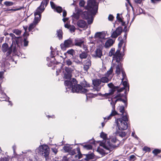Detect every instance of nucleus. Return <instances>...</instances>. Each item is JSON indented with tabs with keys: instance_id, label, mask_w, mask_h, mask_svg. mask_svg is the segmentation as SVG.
<instances>
[{
	"instance_id": "f257e3e1",
	"label": "nucleus",
	"mask_w": 161,
	"mask_h": 161,
	"mask_svg": "<svg viewBox=\"0 0 161 161\" xmlns=\"http://www.w3.org/2000/svg\"><path fill=\"white\" fill-rule=\"evenodd\" d=\"M100 79H95L92 80V84L94 87H90L89 84L84 81L80 83V85L77 84L75 79L73 78L71 81L66 80L64 81V85L66 87V92L69 91L68 89L71 88L73 92L85 93L88 90L92 92L99 91L103 84H101Z\"/></svg>"
},
{
	"instance_id": "f03ea898",
	"label": "nucleus",
	"mask_w": 161,
	"mask_h": 161,
	"mask_svg": "<svg viewBox=\"0 0 161 161\" xmlns=\"http://www.w3.org/2000/svg\"><path fill=\"white\" fill-rule=\"evenodd\" d=\"M122 58V55L121 54L119 53V50H118L114 56L113 57L112 64L113 67L115 66V73L117 75H119L121 73L123 77L122 80L123 81L124 80L126 79V75L125 72L123 70L122 64L120 62Z\"/></svg>"
},
{
	"instance_id": "7ed1b4c3",
	"label": "nucleus",
	"mask_w": 161,
	"mask_h": 161,
	"mask_svg": "<svg viewBox=\"0 0 161 161\" xmlns=\"http://www.w3.org/2000/svg\"><path fill=\"white\" fill-rule=\"evenodd\" d=\"M19 48L18 45L14 41L10 47L6 43L3 44L2 46L1 50L3 53H6L7 56L10 55L12 52L14 55L20 57L22 54L20 52Z\"/></svg>"
},
{
	"instance_id": "20e7f679",
	"label": "nucleus",
	"mask_w": 161,
	"mask_h": 161,
	"mask_svg": "<svg viewBox=\"0 0 161 161\" xmlns=\"http://www.w3.org/2000/svg\"><path fill=\"white\" fill-rule=\"evenodd\" d=\"M119 144V141L114 137L107 139L103 144V147L107 150H109L112 147H118Z\"/></svg>"
},
{
	"instance_id": "39448f33",
	"label": "nucleus",
	"mask_w": 161,
	"mask_h": 161,
	"mask_svg": "<svg viewBox=\"0 0 161 161\" xmlns=\"http://www.w3.org/2000/svg\"><path fill=\"white\" fill-rule=\"evenodd\" d=\"M128 121V117L126 115L122 116V118L116 119L115 123L116 124V127L119 130H124L128 128L127 122Z\"/></svg>"
},
{
	"instance_id": "423d86ee",
	"label": "nucleus",
	"mask_w": 161,
	"mask_h": 161,
	"mask_svg": "<svg viewBox=\"0 0 161 161\" xmlns=\"http://www.w3.org/2000/svg\"><path fill=\"white\" fill-rule=\"evenodd\" d=\"M50 149L47 145H42L40 146L35 150L36 154L41 155L44 156L46 160L48 159Z\"/></svg>"
},
{
	"instance_id": "0eeeda50",
	"label": "nucleus",
	"mask_w": 161,
	"mask_h": 161,
	"mask_svg": "<svg viewBox=\"0 0 161 161\" xmlns=\"http://www.w3.org/2000/svg\"><path fill=\"white\" fill-rule=\"evenodd\" d=\"M98 7V3L95 0H90L88 2L87 9L92 15L96 14Z\"/></svg>"
},
{
	"instance_id": "6e6552de",
	"label": "nucleus",
	"mask_w": 161,
	"mask_h": 161,
	"mask_svg": "<svg viewBox=\"0 0 161 161\" xmlns=\"http://www.w3.org/2000/svg\"><path fill=\"white\" fill-rule=\"evenodd\" d=\"M69 152V155H71V158L73 159L71 161L77 160L82 158V154H81L80 149L79 147L73 150L71 149Z\"/></svg>"
},
{
	"instance_id": "1a4fd4ad",
	"label": "nucleus",
	"mask_w": 161,
	"mask_h": 161,
	"mask_svg": "<svg viewBox=\"0 0 161 161\" xmlns=\"http://www.w3.org/2000/svg\"><path fill=\"white\" fill-rule=\"evenodd\" d=\"M75 69L74 66H72L71 67H65L63 72L64 78L66 79H70L71 77L72 72Z\"/></svg>"
},
{
	"instance_id": "9d476101",
	"label": "nucleus",
	"mask_w": 161,
	"mask_h": 161,
	"mask_svg": "<svg viewBox=\"0 0 161 161\" xmlns=\"http://www.w3.org/2000/svg\"><path fill=\"white\" fill-rule=\"evenodd\" d=\"M116 99L115 100H114V99H113V100H112V102H110V104L111 105L112 108L113 110H112V113L110 114V115L108 116L107 117H106L104 118V120H105L106 119H107L108 120H109L111 119V117L117 114V113L115 111H114L113 110L114 109L115 105L116 103V102L118 101H119V98H116Z\"/></svg>"
},
{
	"instance_id": "9b49d317",
	"label": "nucleus",
	"mask_w": 161,
	"mask_h": 161,
	"mask_svg": "<svg viewBox=\"0 0 161 161\" xmlns=\"http://www.w3.org/2000/svg\"><path fill=\"white\" fill-rule=\"evenodd\" d=\"M106 33L105 32H98L95 34L94 37L98 39L102 43L104 44L105 40L107 39V38H106Z\"/></svg>"
},
{
	"instance_id": "f8f14e48",
	"label": "nucleus",
	"mask_w": 161,
	"mask_h": 161,
	"mask_svg": "<svg viewBox=\"0 0 161 161\" xmlns=\"http://www.w3.org/2000/svg\"><path fill=\"white\" fill-rule=\"evenodd\" d=\"M44 8L40 10L37 8L34 13L35 18L34 21L38 23L41 19V14L43 11Z\"/></svg>"
},
{
	"instance_id": "ddd939ff",
	"label": "nucleus",
	"mask_w": 161,
	"mask_h": 161,
	"mask_svg": "<svg viewBox=\"0 0 161 161\" xmlns=\"http://www.w3.org/2000/svg\"><path fill=\"white\" fill-rule=\"evenodd\" d=\"M9 36L12 38V42L14 41L16 42L17 45H18V47H20V45H22V41L21 38L19 37H16L15 35L13 33H10Z\"/></svg>"
},
{
	"instance_id": "4468645a",
	"label": "nucleus",
	"mask_w": 161,
	"mask_h": 161,
	"mask_svg": "<svg viewBox=\"0 0 161 161\" xmlns=\"http://www.w3.org/2000/svg\"><path fill=\"white\" fill-rule=\"evenodd\" d=\"M107 85L109 88H111V89L110 90V92L109 93H105V94H103V96L108 97L110 96L114 93V92L115 91L114 89L115 87L114 86L113 84L112 83L108 84Z\"/></svg>"
},
{
	"instance_id": "2eb2a0df",
	"label": "nucleus",
	"mask_w": 161,
	"mask_h": 161,
	"mask_svg": "<svg viewBox=\"0 0 161 161\" xmlns=\"http://www.w3.org/2000/svg\"><path fill=\"white\" fill-rule=\"evenodd\" d=\"M122 28L121 27H119L114 31L112 34L111 37L112 38H115L119 35H120L122 33Z\"/></svg>"
},
{
	"instance_id": "dca6fc26",
	"label": "nucleus",
	"mask_w": 161,
	"mask_h": 161,
	"mask_svg": "<svg viewBox=\"0 0 161 161\" xmlns=\"http://www.w3.org/2000/svg\"><path fill=\"white\" fill-rule=\"evenodd\" d=\"M50 3L52 8L54 9V11H56L59 13L61 12L62 11V9L61 7L60 6H56L54 3L52 1H51Z\"/></svg>"
},
{
	"instance_id": "f3484780",
	"label": "nucleus",
	"mask_w": 161,
	"mask_h": 161,
	"mask_svg": "<svg viewBox=\"0 0 161 161\" xmlns=\"http://www.w3.org/2000/svg\"><path fill=\"white\" fill-rule=\"evenodd\" d=\"M92 55L95 58H101L102 55V50L100 48H97L95 51L94 54Z\"/></svg>"
},
{
	"instance_id": "a211bd4d",
	"label": "nucleus",
	"mask_w": 161,
	"mask_h": 161,
	"mask_svg": "<svg viewBox=\"0 0 161 161\" xmlns=\"http://www.w3.org/2000/svg\"><path fill=\"white\" fill-rule=\"evenodd\" d=\"M9 97L7 96L6 94L2 92L1 95H0V100L1 101H8L9 103V104H10L11 105V102L9 101Z\"/></svg>"
},
{
	"instance_id": "6ab92c4d",
	"label": "nucleus",
	"mask_w": 161,
	"mask_h": 161,
	"mask_svg": "<svg viewBox=\"0 0 161 161\" xmlns=\"http://www.w3.org/2000/svg\"><path fill=\"white\" fill-rule=\"evenodd\" d=\"M114 42V41L112 39H108L105 42L104 47L106 48H108L113 45Z\"/></svg>"
},
{
	"instance_id": "aec40b11",
	"label": "nucleus",
	"mask_w": 161,
	"mask_h": 161,
	"mask_svg": "<svg viewBox=\"0 0 161 161\" xmlns=\"http://www.w3.org/2000/svg\"><path fill=\"white\" fill-rule=\"evenodd\" d=\"M64 43V45L65 47H69L74 45L72 40L70 38L65 40Z\"/></svg>"
},
{
	"instance_id": "412c9836",
	"label": "nucleus",
	"mask_w": 161,
	"mask_h": 161,
	"mask_svg": "<svg viewBox=\"0 0 161 161\" xmlns=\"http://www.w3.org/2000/svg\"><path fill=\"white\" fill-rule=\"evenodd\" d=\"M84 43V41L79 38H76L75 39L74 45L82 47V45Z\"/></svg>"
},
{
	"instance_id": "4be33fe9",
	"label": "nucleus",
	"mask_w": 161,
	"mask_h": 161,
	"mask_svg": "<svg viewBox=\"0 0 161 161\" xmlns=\"http://www.w3.org/2000/svg\"><path fill=\"white\" fill-rule=\"evenodd\" d=\"M83 18L87 19V22L88 24H91L92 23L93 21V18L91 17L90 18L88 19V16L87 15V13L86 12L83 13L82 14Z\"/></svg>"
},
{
	"instance_id": "5701e85b",
	"label": "nucleus",
	"mask_w": 161,
	"mask_h": 161,
	"mask_svg": "<svg viewBox=\"0 0 161 161\" xmlns=\"http://www.w3.org/2000/svg\"><path fill=\"white\" fill-rule=\"evenodd\" d=\"M83 156H85V158L84 159L85 160H88L95 158V156L94 154L93 153L82 154V158L83 157Z\"/></svg>"
},
{
	"instance_id": "b1692460",
	"label": "nucleus",
	"mask_w": 161,
	"mask_h": 161,
	"mask_svg": "<svg viewBox=\"0 0 161 161\" xmlns=\"http://www.w3.org/2000/svg\"><path fill=\"white\" fill-rule=\"evenodd\" d=\"M22 153L24 154L23 155L25 157L24 158V160H30V161H32V159H31V158H30V157H27V156H29V157L31 155H32V154L31 152H26L24 153L23 152Z\"/></svg>"
},
{
	"instance_id": "393cba45",
	"label": "nucleus",
	"mask_w": 161,
	"mask_h": 161,
	"mask_svg": "<svg viewBox=\"0 0 161 161\" xmlns=\"http://www.w3.org/2000/svg\"><path fill=\"white\" fill-rule=\"evenodd\" d=\"M77 25L81 28H85L86 26V23L84 21L80 20H79L77 23Z\"/></svg>"
},
{
	"instance_id": "a878e982",
	"label": "nucleus",
	"mask_w": 161,
	"mask_h": 161,
	"mask_svg": "<svg viewBox=\"0 0 161 161\" xmlns=\"http://www.w3.org/2000/svg\"><path fill=\"white\" fill-rule=\"evenodd\" d=\"M112 66L108 70L107 73L105 74V76L109 78L110 79H111L113 75V69Z\"/></svg>"
},
{
	"instance_id": "bb28decb",
	"label": "nucleus",
	"mask_w": 161,
	"mask_h": 161,
	"mask_svg": "<svg viewBox=\"0 0 161 161\" xmlns=\"http://www.w3.org/2000/svg\"><path fill=\"white\" fill-rule=\"evenodd\" d=\"M81 11L80 10H78L76 13H74L72 15L73 19L74 20H78L79 18L80 14H81Z\"/></svg>"
},
{
	"instance_id": "cd10ccee",
	"label": "nucleus",
	"mask_w": 161,
	"mask_h": 161,
	"mask_svg": "<svg viewBox=\"0 0 161 161\" xmlns=\"http://www.w3.org/2000/svg\"><path fill=\"white\" fill-rule=\"evenodd\" d=\"M49 1V0H44L42 1L41 3V5L37 8H39L40 10L44 8V10L45 9L44 7V5H45V7L48 4Z\"/></svg>"
},
{
	"instance_id": "c85d7f7f",
	"label": "nucleus",
	"mask_w": 161,
	"mask_h": 161,
	"mask_svg": "<svg viewBox=\"0 0 161 161\" xmlns=\"http://www.w3.org/2000/svg\"><path fill=\"white\" fill-rule=\"evenodd\" d=\"M89 90H88L87 92L85 93H86V97L87 100H88V98L94 97L97 96V95L96 94H94L91 92L87 93V92H88Z\"/></svg>"
},
{
	"instance_id": "c756f323",
	"label": "nucleus",
	"mask_w": 161,
	"mask_h": 161,
	"mask_svg": "<svg viewBox=\"0 0 161 161\" xmlns=\"http://www.w3.org/2000/svg\"><path fill=\"white\" fill-rule=\"evenodd\" d=\"M87 56V52H81L79 54V57L81 59L86 58Z\"/></svg>"
},
{
	"instance_id": "7c9ffc66",
	"label": "nucleus",
	"mask_w": 161,
	"mask_h": 161,
	"mask_svg": "<svg viewBox=\"0 0 161 161\" xmlns=\"http://www.w3.org/2000/svg\"><path fill=\"white\" fill-rule=\"evenodd\" d=\"M101 83H107L109 82L110 80L111 79L105 76V77H102L100 79Z\"/></svg>"
},
{
	"instance_id": "2f4dec72",
	"label": "nucleus",
	"mask_w": 161,
	"mask_h": 161,
	"mask_svg": "<svg viewBox=\"0 0 161 161\" xmlns=\"http://www.w3.org/2000/svg\"><path fill=\"white\" fill-rule=\"evenodd\" d=\"M37 23L33 21V22L29 26L28 29L29 31H31L34 27H36V25L37 24Z\"/></svg>"
},
{
	"instance_id": "473e14b6",
	"label": "nucleus",
	"mask_w": 161,
	"mask_h": 161,
	"mask_svg": "<svg viewBox=\"0 0 161 161\" xmlns=\"http://www.w3.org/2000/svg\"><path fill=\"white\" fill-rule=\"evenodd\" d=\"M100 136L101 138H102L104 140V141H103L102 143V146L103 147V143L107 139H108L107 137V134L102 132L100 134Z\"/></svg>"
},
{
	"instance_id": "72a5a7b5",
	"label": "nucleus",
	"mask_w": 161,
	"mask_h": 161,
	"mask_svg": "<svg viewBox=\"0 0 161 161\" xmlns=\"http://www.w3.org/2000/svg\"><path fill=\"white\" fill-rule=\"evenodd\" d=\"M126 77V79L124 80L123 81L122 80V81L123 82V85L124 86V87L126 88H128V91H129V86L128 84L127 81V79ZM121 80H122L121 79Z\"/></svg>"
},
{
	"instance_id": "f704fd0d",
	"label": "nucleus",
	"mask_w": 161,
	"mask_h": 161,
	"mask_svg": "<svg viewBox=\"0 0 161 161\" xmlns=\"http://www.w3.org/2000/svg\"><path fill=\"white\" fill-rule=\"evenodd\" d=\"M1 161H8L10 160H11L10 157H9L7 155L3 156V157H1Z\"/></svg>"
},
{
	"instance_id": "c9c22d12",
	"label": "nucleus",
	"mask_w": 161,
	"mask_h": 161,
	"mask_svg": "<svg viewBox=\"0 0 161 161\" xmlns=\"http://www.w3.org/2000/svg\"><path fill=\"white\" fill-rule=\"evenodd\" d=\"M63 32L61 30L59 29L57 31V36L59 39H62L63 38Z\"/></svg>"
},
{
	"instance_id": "e433bc0d",
	"label": "nucleus",
	"mask_w": 161,
	"mask_h": 161,
	"mask_svg": "<svg viewBox=\"0 0 161 161\" xmlns=\"http://www.w3.org/2000/svg\"><path fill=\"white\" fill-rule=\"evenodd\" d=\"M116 52L115 53V49L114 48H112L108 53V55L109 56L111 57L113 56V57L114 56Z\"/></svg>"
},
{
	"instance_id": "4c0bfd02",
	"label": "nucleus",
	"mask_w": 161,
	"mask_h": 161,
	"mask_svg": "<svg viewBox=\"0 0 161 161\" xmlns=\"http://www.w3.org/2000/svg\"><path fill=\"white\" fill-rule=\"evenodd\" d=\"M63 149L65 152H69V151L72 149V147H71L70 146L68 145L65 146L64 147Z\"/></svg>"
},
{
	"instance_id": "58836bf2",
	"label": "nucleus",
	"mask_w": 161,
	"mask_h": 161,
	"mask_svg": "<svg viewBox=\"0 0 161 161\" xmlns=\"http://www.w3.org/2000/svg\"><path fill=\"white\" fill-rule=\"evenodd\" d=\"M64 63L65 65L70 66L72 65V62L70 59H68L65 60Z\"/></svg>"
},
{
	"instance_id": "ea45409f",
	"label": "nucleus",
	"mask_w": 161,
	"mask_h": 161,
	"mask_svg": "<svg viewBox=\"0 0 161 161\" xmlns=\"http://www.w3.org/2000/svg\"><path fill=\"white\" fill-rule=\"evenodd\" d=\"M124 40H121L120 42L119 43V44H118V50H117L116 51V53L117 52V51L118 50H119V53L120 54H121V53H120V50H121V47L122 45V44H123V43H124Z\"/></svg>"
},
{
	"instance_id": "a19ab883",
	"label": "nucleus",
	"mask_w": 161,
	"mask_h": 161,
	"mask_svg": "<svg viewBox=\"0 0 161 161\" xmlns=\"http://www.w3.org/2000/svg\"><path fill=\"white\" fill-rule=\"evenodd\" d=\"M116 18L119 22H122V25H124L125 24V23L123 21L122 19L120 16L119 14H117Z\"/></svg>"
},
{
	"instance_id": "79ce46f5",
	"label": "nucleus",
	"mask_w": 161,
	"mask_h": 161,
	"mask_svg": "<svg viewBox=\"0 0 161 161\" xmlns=\"http://www.w3.org/2000/svg\"><path fill=\"white\" fill-rule=\"evenodd\" d=\"M91 65V62L90 60L88 59L85 60L84 62V65L90 67Z\"/></svg>"
},
{
	"instance_id": "37998d69",
	"label": "nucleus",
	"mask_w": 161,
	"mask_h": 161,
	"mask_svg": "<svg viewBox=\"0 0 161 161\" xmlns=\"http://www.w3.org/2000/svg\"><path fill=\"white\" fill-rule=\"evenodd\" d=\"M84 148L87 150H90L92 149V147L90 145H83Z\"/></svg>"
},
{
	"instance_id": "c03bdc74",
	"label": "nucleus",
	"mask_w": 161,
	"mask_h": 161,
	"mask_svg": "<svg viewBox=\"0 0 161 161\" xmlns=\"http://www.w3.org/2000/svg\"><path fill=\"white\" fill-rule=\"evenodd\" d=\"M161 150L158 149H154L152 152L154 155H157L159 153H160Z\"/></svg>"
},
{
	"instance_id": "a18cd8bd",
	"label": "nucleus",
	"mask_w": 161,
	"mask_h": 161,
	"mask_svg": "<svg viewBox=\"0 0 161 161\" xmlns=\"http://www.w3.org/2000/svg\"><path fill=\"white\" fill-rule=\"evenodd\" d=\"M13 32L16 35H19L21 34V31L20 30H19L18 29H15L13 30Z\"/></svg>"
},
{
	"instance_id": "49530a36",
	"label": "nucleus",
	"mask_w": 161,
	"mask_h": 161,
	"mask_svg": "<svg viewBox=\"0 0 161 161\" xmlns=\"http://www.w3.org/2000/svg\"><path fill=\"white\" fill-rule=\"evenodd\" d=\"M23 28L25 31V32L24 34V36H28L29 35V34L28 32H26V31L27 29L28 26H23Z\"/></svg>"
},
{
	"instance_id": "de8ad7c7",
	"label": "nucleus",
	"mask_w": 161,
	"mask_h": 161,
	"mask_svg": "<svg viewBox=\"0 0 161 161\" xmlns=\"http://www.w3.org/2000/svg\"><path fill=\"white\" fill-rule=\"evenodd\" d=\"M118 135L120 137H123L126 135V133L125 132L121 131L119 132L118 133Z\"/></svg>"
},
{
	"instance_id": "09e8293b",
	"label": "nucleus",
	"mask_w": 161,
	"mask_h": 161,
	"mask_svg": "<svg viewBox=\"0 0 161 161\" xmlns=\"http://www.w3.org/2000/svg\"><path fill=\"white\" fill-rule=\"evenodd\" d=\"M13 2L9 1H6L4 3V4L7 6H10L13 4Z\"/></svg>"
},
{
	"instance_id": "8fccbe9b",
	"label": "nucleus",
	"mask_w": 161,
	"mask_h": 161,
	"mask_svg": "<svg viewBox=\"0 0 161 161\" xmlns=\"http://www.w3.org/2000/svg\"><path fill=\"white\" fill-rule=\"evenodd\" d=\"M119 110L120 112L123 114L124 112V107L123 106H120L119 107Z\"/></svg>"
},
{
	"instance_id": "3c124183",
	"label": "nucleus",
	"mask_w": 161,
	"mask_h": 161,
	"mask_svg": "<svg viewBox=\"0 0 161 161\" xmlns=\"http://www.w3.org/2000/svg\"><path fill=\"white\" fill-rule=\"evenodd\" d=\"M124 96V94H122L119 93L116 96H115L114 97V99L117 98H119L121 97Z\"/></svg>"
},
{
	"instance_id": "603ef678",
	"label": "nucleus",
	"mask_w": 161,
	"mask_h": 161,
	"mask_svg": "<svg viewBox=\"0 0 161 161\" xmlns=\"http://www.w3.org/2000/svg\"><path fill=\"white\" fill-rule=\"evenodd\" d=\"M69 29V30L71 32H74L75 29L74 25H70Z\"/></svg>"
},
{
	"instance_id": "864d4df0",
	"label": "nucleus",
	"mask_w": 161,
	"mask_h": 161,
	"mask_svg": "<svg viewBox=\"0 0 161 161\" xmlns=\"http://www.w3.org/2000/svg\"><path fill=\"white\" fill-rule=\"evenodd\" d=\"M136 157L134 155H130L129 158V160L134 161L136 160Z\"/></svg>"
},
{
	"instance_id": "5fc2aeb1",
	"label": "nucleus",
	"mask_w": 161,
	"mask_h": 161,
	"mask_svg": "<svg viewBox=\"0 0 161 161\" xmlns=\"http://www.w3.org/2000/svg\"><path fill=\"white\" fill-rule=\"evenodd\" d=\"M81 47H82L85 50V51L84 52H88V49H87V46L86 45H85L84 44V43H83V44L82 45Z\"/></svg>"
},
{
	"instance_id": "6e6d98bb",
	"label": "nucleus",
	"mask_w": 161,
	"mask_h": 161,
	"mask_svg": "<svg viewBox=\"0 0 161 161\" xmlns=\"http://www.w3.org/2000/svg\"><path fill=\"white\" fill-rule=\"evenodd\" d=\"M143 150L146 152H150V148L147 147L146 146H145L143 148Z\"/></svg>"
},
{
	"instance_id": "4d7b16f0",
	"label": "nucleus",
	"mask_w": 161,
	"mask_h": 161,
	"mask_svg": "<svg viewBox=\"0 0 161 161\" xmlns=\"http://www.w3.org/2000/svg\"><path fill=\"white\" fill-rule=\"evenodd\" d=\"M23 42L24 46L26 47L28 46V41L26 40V39L25 38H24Z\"/></svg>"
},
{
	"instance_id": "13d9d810",
	"label": "nucleus",
	"mask_w": 161,
	"mask_h": 161,
	"mask_svg": "<svg viewBox=\"0 0 161 161\" xmlns=\"http://www.w3.org/2000/svg\"><path fill=\"white\" fill-rule=\"evenodd\" d=\"M85 2L84 1L81 0L79 3V5L81 7H83L85 4Z\"/></svg>"
},
{
	"instance_id": "bf43d9fd",
	"label": "nucleus",
	"mask_w": 161,
	"mask_h": 161,
	"mask_svg": "<svg viewBox=\"0 0 161 161\" xmlns=\"http://www.w3.org/2000/svg\"><path fill=\"white\" fill-rule=\"evenodd\" d=\"M67 53H68L69 54H70L71 55H73L74 53V50L73 49H71V50H68L67 51Z\"/></svg>"
},
{
	"instance_id": "052dcab7",
	"label": "nucleus",
	"mask_w": 161,
	"mask_h": 161,
	"mask_svg": "<svg viewBox=\"0 0 161 161\" xmlns=\"http://www.w3.org/2000/svg\"><path fill=\"white\" fill-rule=\"evenodd\" d=\"M114 18V17L112 15L110 14L109 15L108 19L109 20L112 21L113 20Z\"/></svg>"
},
{
	"instance_id": "680f3d73",
	"label": "nucleus",
	"mask_w": 161,
	"mask_h": 161,
	"mask_svg": "<svg viewBox=\"0 0 161 161\" xmlns=\"http://www.w3.org/2000/svg\"><path fill=\"white\" fill-rule=\"evenodd\" d=\"M90 67L89 66H87V65H84V69L85 71L86 72H87L88 70L89 69Z\"/></svg>"
},
{
	"instance_id": "e2e57ef3",
	"label": "nucleus",
	"mask_w": 161,
	"mask_h": 161,
	"mask_svg": "<svg viewBox=\"0 0 161 161\" xmlns=\"http://www.w3.org/2000/svg\"><path fill=\"white\" fill-rule=\"evenodd\" d=\"M21 155H18L16 153H14V157L16 158H19L21 156Z\"/></svg>"
},
{
	"instance_id": "0e129e2a",
	"label": "nucleus",
	"mask_w": 161,
	"mask_h": 161,
	"mask_svg": "<svg viewBox=\"0 0 161 161\" xmlns=\"http://www.w3.org/2000/svg\"><path fill=\"white\" fill-rule=\"evenodd\" d=\"M74 62L77 64H81L82 63L78 60H75Z\"/></svg>"
},
{
	"instance_id": "69168bd1",
	"label": "nucleus",
	"mask_w": 161,
	"mask_h": 161,
	"mask_svg": "<svg viewBox=\"0 0 161 161\" xmlns=\"http://www.w3.org/2000/svg\"><path fill=\"white\" fill-rule=\"evenodd\" d=\"M51 149L52 151L55 154H56L58 152V151L57 149L55 148H52Z\"/></svg>"
},
{
	"instance_id": "338daca9",
	"label": "nucleus",
	"mask_w": 161,
	"mask_h": 161,
	"mask_svg": "<svg viewBox=\"0 0 161 161\" xmlns=\"http://www.w3.org/2000/svg\"><path fill=\"white\" fill-rule=\"evenodd\" d=\"M3 72H0V80H1L3 78Z\"/></svg>"
},
{
	"instance_id": "774afa93",
	"label": "nucleus",
	"mask_w": 161,
	"mask_h": 161,
	"mask_svg": "<svg viewBox=\"0 0 161 161\" xmlns=\"http://www.w3.org/2000/svg\"><path fill=\"white\" fill-rule=\"evenodd\" d=\"M67 15V12L65 10H63V16L64 17H65Z\"/></svg>"
}]
</instances>
